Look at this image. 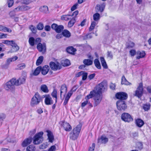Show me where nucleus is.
<instances>
[{"label": "nucleus", "mask_w": 151, "mask_h": 151, "mask_svg": "<svg viewBox=\"0 0 151 151\" xmlns=\"http://www.w3.org/2000/svg\"><path fill=\"white\" fill-rule=\"evenodd\" d=\"M136 124L138 127H141L144 124V122L142 120L140 119H138L136 120Z\"/></svg>", "instance_id": "obj_25"}, {"label": "nucleus", "mask_w": 151, "mask_h": 151, "mask_svg": "<svg viewBox=\"0 0 151 151\" xmlns=\"http://www.w3.org/2000/svg\"><path fill=\"white\" fill-rule=\"evenodd\" d=\"M71 92V91H69L63 103L64 105L65 106L67 104L69 99L72 95V93Z\"/></svg>", "instance_id": "obj_27"}, {"label": "nucleus", "mask_w": 151, "mask_h": 151, "mask_svg": "<svg viewBox=\"0 0 151 151\" xmlns=\"http://www.w3.org/2000/svg\"><path fill=\"white\" fill-rule=\"evenodd\" d=\"M86 98V100L83 102L81 104V106L82 107H84L86 105L88 104V99H87Z\"/></svg>", "instance_id": "obj_60"}, {"label": "nucleus", "mask_w": 151, "mask_h": 151, "mask_svg": "<svg viewBox=\"0 0 151 151\" xmlns=\"http://www.w3.org/2000/svg\"><path fill=\"white\" fill-rule=\"evenodd\" d=\"M121 119L125 122H129L133 120V119L131 116L127 113H124L122 114Z\"/></svg>", "instance_id": "obj_8"}, {"label": "nucleus", "mask_w": 151, "mask_h": 151, "mask_svg": "<svg viewBox=\"0 0 151 151\" xmlns=\"http://www.w3.org/2000/svg\"><path fill=\"white\" fill-rule=\"evenodd\" d=\"M135 148L141 150L143 148V144L142 142H137L136 143Z\"/></svg>", "instance_id": "obj_36"}, {"label": "nucleus", "mask_w": 151, "mask_h": 151, "mask_svg": "<svg viewBox=\"0 0 151 151\" xmlns=\"http://www.w3.org/2000/svg\"><path fill=\"white\" fill-rule=\"evenodd\" d=\"M37 27L39 30H42L44 28L43 24L42 23H40L37 25Z\"/></svg>", "instance_id": "obj_53"}, {"label": "nucleus", "mask_w": 151, "mask_h": 151, "mask_svg": "<svg viewBox=\"0 0 151 151\" xmlns=\"http://www.w3.org/2000/svg\"><path fill=\"white\" fill-rule=\"evenodd\" d=\"M76 20L74 17L73 18L71 19L69 21L68 23V26L69 27H71L74 25V24Z\"/></svg>", "instance_id": "obj_40"}, {"label": "nucleus", "mask_w": 151, "mask_h": 151, "mask_svg": "<svg viewBox=\"0 0 151 151\" xmlns=\"http://www.w3.org/2000/svg\"><path fill=\"white\" fill-rule=\"evenodd\" d=\"M137 56L136 57L137 59H139L140 58H143L144 57L145 55V53L144 51H138L137 52Z\"/></svg>", "instance_id": "obj_24"}, {"label": "nucleus", "mask_w": 151, "mask_h": 151, "mask_svg": "<svg viewBox=\"0 0 151 151\" xmlns=\"http://www.w3.org/2000/svg\"><path fill=\"white\" fill-rule=\"evenodd\" d=\"M26 77L23 76H21L17 80L15 78V86H18L24 83L26 81Z\"/></svg>", "instance_id": "obj_14"}, {"label": "nucleus", "mask_w": 151, "mask_h": 151, "mask_svg": "<svg viewBox=\"0 0 151 151\" xmlns=\"http://www.w3.org/2000/svg\"><path fill=\"white\" fill-rule=\"evenodd\" d=\"M18 59L17 56H15L12 58H8L6 60L5 64L2 65V67L4 68H8L11 62L16 60Z\"/></svg>", "instance_id": "obj_13"}, {"label": "nucleus", "mask_w": 151, "mask_h": 151, "mask_svg": "<svg viewBox=\"0 0 151 151\" xmlns=\"http://www.w3.org/2000/svg\"><path fill=\"white\" fill-rule=\"evenodd\" d=\"M32 2L31 0H21V2L23 4L28 5Z\"/></svg>", "instance_id": "obj_50"}, {"label": "nucleus", "mask_w": 151, "mask_h": 151, "mask_svg": "<svg viewBox=\"0 0 151 151\" xmlns=\"http://www.w3.org/2000/svg\"><path fill=\"white\" fill-rule=\"evenodd\" d=\"M50 66L51 68L55 71L60 70L61 68L60 64L58 63H55L53 62H51L50 63Z\"/></svg>", "instance_id": "obj_12"}, {"label": "nucleus", "mask_w": 151, "mask_h": 151, "mask_svg": "<svg viewBox=\"0 0 151 151\" xmlns=\"http://www.w3.org/2000/svg\"><path fill=\"white\" fill-rule=\"evenodd\" d=\"M41 100V97L38 93H36L32 99L31 104L32 106L37 105L39 104Z\"/></svg>", "instance_id": "obj_6"}, {"label": "nucleus", "mask_w": 151, "mask_h": 151, "mask_svg": "<svg viewBox=\"0 0 151 151\" xmlns=\"http://www.w3.org/2000/svg\"><path fill=\"white\" fill-rule=\"evenodd\" d=\"M115 96L117 99L123 101L126 100L128 97L127 94L124 92L118 93L116 94Z\"/></svg>", "instance_id": "obj_10"}, {"label": "nucleus", "mask_w": 151, "mask_h": 151, "mask_svg": "<svg viewBox=\"0 0 151 151\" xmlns=\"http://www.w3.org/2000/svg\"><path fill=\"white\" fill-rule=\"evenodd\" d=\"M81 128V125L79 124L70 132V138L72 140H75L78 137Z\"/></svg>", "instance_id": "obj_2"}, {"label": "nucleus", "mask_w": 151, "mask_h": 151, "mask_svg": "<svg viewBox=\"0 0 151 151\" xmlns=\"http://www.w3.org/2000/svg\"><path fill=\"white\" fill-rule=\"evenodd\" d=\"M35 39L34 37H31L29 38V43L31 46H34L35 45Z\"/></svg>", "instance_id": "obj_46"}, {"label": "nucleus", "mask_w": 151, "mask_h": 151, "mask_svg": "<svg viewBox=\"0 0 151 151\" xmlns=\"http://www.w3.org/2000/svg\"><path fill=\"white\" fill-rule=\"evenodd\" d=\"M105 6L103 4L101 5L98 4L96 6L95 9L96 12H102L104 10Z\"/></svg>", "instance_id": "obj_23"}, {"label": "nucleus", "mask_w": 151, "mask_h": 151, "mask_svg": "<svg viewBox=\"0 0 151 151\" xmlns=\"http://www.w3.org/2000/svg\"><path fill=\"white\" fill-rule=\"evenodd\" d=\"M62 126L66 131L69 132L72 129L71 126L67 122H63L62 124Z\"/></svg>", "instance_id": "obj_20"}, {"label": "nucleus", "mask_w": 151, "mask_h": 151, "mask_svg": "<svg viewBox=\"0 0 151 151\" xmlns=\"http://www.w3.org/2000/svg\"><path fill=\"white\" fill-rule=\"evenodd\" d=\"M37 48L38 51L42 52L43 54H44L46 52V45L45 43L42 44L41 43H39L37 45Z\"/></svg>", "instance_id": "obj_11"}, {"label": "nucleus", "mask_w": 151, "mask_h": 151, "mask_svg": "<svg viewBox=\"0 0 151 151\" xmlns=\"http://www.w3.org/2000/svg\"><path fill=\"white\" fill-rule=\"evenodd\" d=\"M93 17L95 21H97L100 19V15L99 13H97L93 14Z\"/></svg>", "instance_id": "obj_43"}, {"label": "nucleus", "mask_w": 151, "mask_h": 151, "mask_svg": "<svg viewBox=\"0 0 151 151\" xmlns=\"http://www.w3.org/2000/svg\"><path fill=\"white\" fill-rule=\"evenodd\" d=\"M71 92V91H69L63 103L64 105L65 106L67 104L69 99L72 95V93Z\"/></svg>", "instance_id": "obj_26"}, {"label": "nucleus", "mask_w": 151, "mask_h": 151, "mask_svg": "<svg viewBox=\"0 0 151 151\" xmlns=\"http://www.w3.org/2000/svg\"><path fill=\"white\" fill-rule=\"evenodd\" d=\"M72 16L71 15H64L61 17V19L62 20L67 21L71 19Z\"/></svg>", "instance_id": "obj_32"}, {"label": "nucleus", "mask_w": 151, "mask_h": 151, "mask_svg": "<svg viewBox=\"0 0 151 151\" xmlns=\"http://www.w3.org/2000/svg\"><path fill=\"white\" fill-rule=\"evenodd\" d=\"M62 64L64 66H69L70 65V61L68 59H66L63 61Z\"/></svg>", "instance_id": "obj_48"}, {"label": "nucleus", "mask_w": 151, "mask_h": 151, "mask_svg": "<svg viewBox=\"0 0 151 151\" xmlns=\"http://www.w3.org/2000/svg\"><path fill=\"white\" fill-rule=\"evenodd\" d=\"M96 22L95 21H93L91 23V26H90L89 29V31H91L94 29L96 25Z\"/></svg>", "instance_id": "obj_51"}, {"label": "nucleus", "mask_w": 151, "mask_h": 151, "mask_svg": "<svg viewBox=\"0 0 151 151\" xmlns=\"http://www.w3.org/2000/svg\"><path fill=\"white\" fill-rule=\"evenodd\" d=\"M93 97L94 106V107H96L101 103L102 99V96L101 94L96 93L92 95L91 98Z\"/></svg>", "instance_id": "obj_5"}, {"label": "nucleus", "mask_w": 151, "mask_h": 151, "mask_svg": "<svg viewBox=\"0 0 151 151\" xmlns=\"http://www.w3.org/2000/svg\"><path fill=\"white\" fill-rule=\"evenodd\" d=\"M41 90L43 92L47 93L49 91L47 87L45 84L42 85L40 87Z\"/></svg>", "instance_id": "obj_34"}, {"label": "nucleus", "mask_w": 151, "mask_h": 151, "mask_svg": "<svg viewBox=\"0 0 151 151\" xmlns=\"http://www.w3.org/2000/svg\"><path fill=\"white\" fill-rule=\"evenodd\" d=\"M44 59V57L43 56H40L37 59L36 62V65H37L38 66L40 65L43 62Z\"/></svg>", "instance_id": "obj_35"}, {"label": "nucleus", "mask_w": 151, "mask_h": 151, "mask_svg": "<svg viewBox=\"0 0 151 151\" xmlns=\"http://www.w3.org/2000/svg\"><path fill=\"white\" fill-rule=\"evenodd\" d=\"M117 109L119 111H125L127 109V106L124 101L119 100L116 103Z\"/></svg>", "instance_id": "obj_7"}, {"label": "nucleus", "mask_w": 151, "mask_h": 151, "mask_svg": "<svg viewBox=\"0 0 151 151\" xmlns=\"http://www.w3.org/2000/svg\"><path fill=\"white\" fill-rule=\"evenodd\" d=\"M39 10L41 12L45 14H47L49 13L48 8L46 6H44L40 7Z\"/></svg>", "instance_id": "obj_22"}, {"label": "nucleus", "mask_w": 151, "mask_h": 151, "mask_svg": "<svg viewBox=\"0 0 151 151\" xmlns=\"http://www.w3.org/2000/svg\"><path fill=\"white\" fill-rule=\"evenodd\" d=\"M150 105L149 104H144L143 106V109L145 111H148L150 108Z\"/></svg>", "instance_id": "obj_55"}, {"label": "nucleus", "mask_w": 151, "mask_h": 151, "mask_svg": "<svg viewBox=\"0 0 151 151\" xmlns=\"http://www.w3.org/2000/svg\"><path fill=\"white\" fill-rule=\"evenodd\" d=\"M129 53L131 56H134L136 54V51L135 50L132 49L131 50L129 51Z\"/></svg>", "instance_id": "obj_56"}, {"label": "nucleus", "mask_w": 151, "mask_h": 151, "mask_svg": "<svg viewBox=\"0 0 151 151\" xmlns=\"http://www.w3.org/2000/svg\"><path fill=\"white\" fill-rule=\"evenodd\" d=\"M62 35L65 37L69 38L71 36V33L68 30L64 29L62 32Z\"/></svg>", "instance_id": "obj_30"}, {"label": "nucleus", "mask_w": 151, "mask_h": 151, "mask_svg": "<svg viewBox=\"0 0 151 151\" xmlns=\"http://www.w3.org/2000/svg\"><path fill=\"white\" fill-rule=\"evenodd\" d=\"M108 141V139L105 135H102L101 137L99 138L98 139L97 143L99 144L102 143L105 144Z\"/></svg>", "instance_id": "obj_16"}, {"label": "nucleus", "mask_w": 151, "mask_h": 151, "mask_svg": "<svg viewBox=\"0 0 151 151\" xmlns=\"http://www.w3.org/2000/svg\"><path fill=\"white\" fill-rule=\"evenodd\" d=\"M9 14L10 17L12 18L14 17L16 15V12L13 10L11 11L9 13Z\"/></svg>", "instance_id": "obj_59"}, {"label": "nucleus", "mask_w": 151, "mask_h": 151, "mask_svg": "<svg viewBox=\"0 0 151 151\" xmlns=\"http://www.w3.org/2000/svg\"><path fill=\"white\" fill-rule=\"evenodd\" d=\"M16 12H17L19 11H22V9L21 6H19L16 8L14 9L13 10Z\"/></svg>", "instance_id": "obj_57"}, {"label": "nucleus", "mask_w": 151, "mask_h": 151, "mask_svg": "<svg viewBox=\"0 0 151 151\" xmlns=\"http://www.w3.org/2000/svg\"><path fill=\"white\" fill-rule=\"evenodd\" d=\"M83 63L86 65H91L93 63V62L90 59H84L83 61Z\"/></svg>", "instance_id": "obj_38"}, {"label": "nucleus", "mask_w": 151, "mask_h": 151, "mask_svg": "<svg viewBox=\"0 0 151 151\" xmlns=\"http://www.w3.org/2000/svg\"><path fill=\"white\" fill-rule=\"evenodd\" d=\"M43 132H41L35 135L33 138V143L34 144L38 145L42 142L43 140Z\"/></svg>", "instance_id": "obj_4"}, {"label": "nucleus", "mask_w": 151, "mask_h": 151, "mask_svg": "<svg viewBox=\"0 0 151 151\" xmlns=\"http://www.w3.org/2000/svg\"><path fill=\"white\" fill-rule=\"evenodd\" d=\"M15 78H12L6 83L4 86V89L8 91H13L15 89Z\"/></svg>", "instance_id": "obj_3"}, {"label": "nucleus", "mask_w": 151, "mask_h": 151, "mask_svg": "<svg viewBox=\"0 0 151 151\" xmlns=\"http://www.w3.org/2000/svg\"><path fill=\"white\" fill-rule=\"evenodd\" d=\"M35 146L33 145H30L26 148L27 151H35Z\"/></svg>", "instance_id": "obj_45"}, {"label": "nucleus", "mask_w": 151, "mask_h": 151, "mask_svg": "<svg viewBox=\"0 0 151 151\" xmlns=\"http://www.w3.org/2000/svg\"><path fill=\"white\" fill-rule=\"evenodd\" d=\"M78 6V3H76L75 4H74L71 8V10L73 11H74L77 8V7Z\"/></svg>", "instance_id": "obj_64"}, {"label": "nucleus", "mask_w": 151, "mask_h": 151, "mask_svg": "<svg viewBox=\"0 0 151 151\" xmlns=\"http://www.w3.org/2000/svg\"><path fill=\"white\" fill-rule=\"evenodd\" d=\"M143 90L142 83H140L138 87L135 91V96L139 98L141 97L143 94Z\"/></svg>", "instance_id": "obj_9"}, {"label": "nucleus", "mask_w": 151, "mask_h": 151, "mask_svg": "<svg viewBox=\"0 0 151 151\" xmlns=\"http://www.w3.org/2000/svg\"><path fill=\"white\" fill-rule=\"evenodd\" d=\"M64 29V27L63 25H58L55 31L57 33H60Z\"/></svg>", "instance_id": "obj_44"}, {"label": "nucleus", "mask_w": 151, "mask_h": 151, "mask_svg": "<svg viewBox=\"0 0 151 151\" xmlns=\"http://www.w3.org/2000/svg\"><path fill=\"white\" fill-rule=\"evenodd\" d=\"M67 91V88L66 86L65 85H63L61 86L60 89V97L61 98L62 97V93H66Z\"/></svg>", "instance_id": "obj_31"}, {"label": "nucleus", "mask_w": 151, "mask_h": 151, "mask_svg": "<svg viewBox=\"0 0 151 151\" xmlns=\"http://www.w3.org/2000/svg\"><path fill=\"white\" fill-rule=\"evenodd\" d=\"M100 60L101 65L103 68L105 69H107L108 68V66L104 58L103 57H101L100 58Z\"/></svg>", "instance_id": "obj_33"}, {"label": "nucleus", "mask_w": 151, "mask_h": 151, "mask_svg": "<svg viewBox=\"0 0 151 151\" xmlns=\"http://www.w3.org/2000/svg\"><path fill=\"white\" fill-rule=\"evenodd\" d=\"M82 79L83 80H85L87 78L88 73H84L83 72V74L82 75Z\"/></svg>", "instance_id": "obj_58"}, {"label": "nucleus", "mask_w": 151, "mask_h": 151, "mask_svg": "<svg viewBox=\"0 0 151 151\" xmlns=\"http://www.w3.org/2000/svg\"><path fill=\"white\" fill-rule=\"evenodd\" d=\"M56 149V147L55 145L51 146L49 149L48 151H55Z\"/></svg>", "instance_id": "obj_63"}, {"label": "nucleus", "mask_w": 151, "mask_h": 151, "mask_svg": "<svg viewBox=\"0 0 151 151\" xmlns=\"http://www.w3.org/2000/svg\"><path fill=\"white\" fill-rule=\"evenodd\" d=\"M22 11H25L28 10L31 8V7L27 5L21 6Z\"/></svg>", "instance_id": "obj_47"}, {"label": "nucleus", "mask_w": 151, "mask_h": 151, "mask_svg": "<svg viewBox=\"0 0 151 151\" xmlns=\"http://www.w3.org/2000/svg\"><path fill=\"white\" fill-rule=\"evenodd\" d=\"M4 29H3V31L4 32H12L11 29L10 28H8L5 27H4Z\"/></svg>", "instance_id": "obj_62"}, {"label": "nucleus", "mask_w": 151, "mask_h": 151, "mask_svg": "<svg viewBox=\"0 0 151 151\" xmlns=\"http://www.w3.org/2000/svg\"><path fill=\"white\" fill-rule=\"evenodd\" d=\"M32 140V137H29L25 139L22 143V146L24 147H27L28 145L30 144Z\"/></svg>", "instance_id": "obj_15"}, {"label": "nucleus", "mask_w": 151, "mask_h": 151, "mask_svg": "<svg viewBox=\"0 0 151 151\" xmlns=\"http://www.w3.org/2000/svg\"><path fill=\"white\" fill-rule=\"evenodd\" d=\"M107 57L110 59H112L113 58V55L111 52L109 51L107 52Z\"/></svg>", "instance_id": "obj_54"}, {"label": "nucleus", "mask_w": 151, "mask_h": 151, "mask_svg": "<svg viewBox=\"0 0 151 151\" xmlns=\"http://www.w3.org/2000/svg\"><path fill=\"white\" fill-rule=\"evenodd\" d=\"M135 45V44L134 42L130 41L128 43H127L126 45V47L128 49H129L133 47Z\"/></svg>", "instance_id": "obj_39"}, {"label": "nucleus", "mask_w": 151, "mask_h": 151, "mask_svg": "<svg viewBox=\"0 0 151 151\" xmlns=\"http://www.w3.org/2000/svg\"><path fill=\"white\" fill-rule=\"evenodd\" d=\"M76 51V48H74L73 47H69L67 48V51L69 53L72 54H74L75 52Z\"/></svg>", "instance_id": "obj_28"}, {"label": "nucleus", "mask_w": 151, "mask_h": 151, "mask_svg": "<svg viewBox=\"0 0 151 151\" xmlns=\"http://www.w3.org/2000/svg\"><path fill=\"white\" fill-rule=\"evenodd\" d=\"M29 29L32 32L34 33H36L37 32V29L36 27L33 25H31L29 26Z\"/></svg>", "instance_id": "obj_49"}, {"label": "nucleus", "mask_w": 151, "mask_h": 151, "mask_svg": "<svg viewBox=\"0 0 151 151\" xmlns=\"http://www.w3.org/2000/svg\"><path fill=\"white\" fill-rule=\"evenodd\" d=\"M48 143L47 142L44 143L40 146V148L41 149H44L46 148L48 146Z\"/></svg>", "instance_id": "obj_52"}, {"label": "nucleus", "mask_w": 151, "mask_h": 151, "mask_svg": "<svg viewBox=\"0 0 151 151\" xmlns=\"http://www.w3.org/2000/svg\"><path fill=\"white\" fill-rule=\"evenodd\" d=\"M41 69L42 67L41 66L38 67L34 71L33 73V75L35 76L38 75L41 71Z\"/></svg>", "instance_id": "obj_37"}, {"label": "nucleus", "mask_w": 151, "mask_h": 151, "mask_svg": "<svg viewBox=\"0 0 151 151\" xmlns=\"http://www.w3.org/2000/svg\"><path fill=\"white\" fill-rule=\"evenodd\" d=\"M94 63L96 67L98 69L101 68V66L99 60L97 59H95L94 60Z\"/></svg>", "instance_id": "obj_41"}, {"label": "nucleus", "mask_w": 151, "mask_h": 151, "mask_svg": "<svg viewBox=\"0 0 151 151\" xmlns=\"http://www.w3.org/2000/svg\"><path fill=\"white\" fill-rule=\"evenodd\" d=\"M57 90L54 89L51 93V95L52 97L55 98V101L56 103L57 102Z\"/></svg>", "instance_id": "obj_42"}, {"label": "nucleus", "mask_w": 151, "mask_h": 151, "mask_svg": "<svg viewBox=\"0 0 151 151\" xmlns=\"http://www.w3.org/2000/svg\"><path fill=\"white\" fill-rule=\"evenodd\" d=\"M50 69V68L48 65H45L44 66L41 70L42 74L44 75H45L47 73Z\"/></svg>", "instance_id": "obj_21"}, {"label": "nucleus", "mask_w": 151, "mask_h": 151, "mask_svg": "<svg viewBox=\"0 0 151 151\" xmlns=\"http://www.w3.org/2000/svg\"><path fill=\"white\" fill-rule=\"evenodd\" d=\"M121 84H124L126 85H131L132 83L129 82L126 79L125 76H123L122 77Z\"/></svg>", "instance_id": "obj_29"}, {"label": "nucleus", "mask_w": 151, "mask_h": 151, "mask_svg": "<svg viewBox=\"0 0 151 151\" xmlns=\"http://www.w3.org/2000/svg\"><path fill=\"white\" fill-rule=\"evenodd\" d=\"M14 2L13 0H9L8 1V7H11L13 4Z\"/></svg>", "instance_id": "obj_61"}, {"label": "nucleus", "mask_w": 151, "mask_h": 151, "mask_svg": "<svg viewBox=\"0 0 151 151\" xmlns=\"http://www.w3.org/2000/svg\"><path fill=\"white\" fill-rule=\"evenodd\" d=\"M47 136H48V139L50 142L52 143L54 140V137L52 132L49 130H47Z\"/></svg>", "instance_id": "obj_18"}, {"label": "nucleus", "mask_w": 151, "mask_h": 151, "mask_svg": "<svg viewBox=\"0 0 151 151\" xmlns=\"http://www.w3.org/2000/svg\"><path fill=\"white\" fill-rule=\"evenodd\" d=\"M12 48L10 51V52H14L17 51L19 49V47L16 44L15 42H14L13 44H12Z\"/></svg>", "instance_id": "obj_19"}, {"label": "nucleus", "mask_w": 151, "mask_h": 151, "mask_svg": "<svg viewBox=\"0 0 151 151\" xmlns=\"http://www.w3.org/2000/svg\"><path fill=\"white\" fill-rule=\"evenodd\" d=\"M104 83L103 82L99 84L95 87L94 89L91 91L89 94L86 96V99H90L92 97V95L96 93L101 94L102 91L104 88Z\"/></svg>", "instance_id": "obj_1"}, {"label": "nucleus", "mask_w": 151, "mask_h": 151, "mask_svg": "<svg viewBox=\"0 0 151 151\" xmlns=\"http://www.w3.org/2000/svg\"><path fill=\"white\" fill-rule=\"evenodd\" d=\"M45 104L47 105H51L53 103V101L52 99V98L49 95H47L45 96Z\"/></svg>", "instance_id": "obj_17"}]
</instances>
